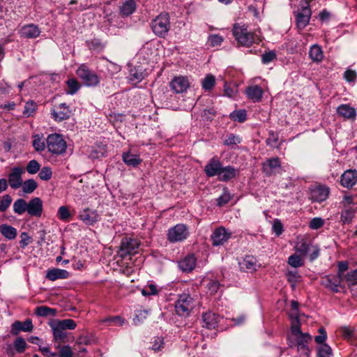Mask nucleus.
Returning <instances> with one entry per match:
<instances>
[{
  "mask_svg": "<svg viewBox=\"0 0 357 357\" xmlns=\"http://www.w3.org/2000/svg\"><path fill=\"white\" fill-rule=\"evenodd\" d=\"M145 77V70L141 66L130 68L128 75L130 82L135 84L140 82Z\"/></svg>",
  "mask_w": 357,
  "mask_h": 357,
  "instance_id": "a878e982",
  "label": "nucleus"
},
{
  "mask_svg": "<svg viewBox=\"0 0 357 357\" xmlns=\"http://www.w3.org/2000/svg\"><path fill=\"white\" fill-rule=\"evenodd\" d=\"M202 87L205 91H211L215 85V77L212 74H208L202 80Z\"/></svg>",
  "mask_w": 357,
  "mask_h": 357,
  "instance_id": "58836bf2",
  "label": "nucleus"
},
{
  "mask_svg": "<svg viewBox=\"0 0 357 357\" xmlns=\"http://www.w3.org/2000/svg\"><path fill=\"white\" fill-rule=\"evenodd\" d=\"M68 277L69 273L66 270L60 268L49 269L46 274V278L51 281H55L58 279H66Z\"/></svg>",
  "mask_w": 357,
  "mask_h": 357,
  "instance_id": "c85d7f7f",
  "label": "nucleus"
},
{
  "mask_svg": "<svg viewBox=\"0 0 357 357\" xmlns=\"http://www.w3.org/2000/svg\"><path fill=\"white\" fill-rule=\"evenodd\" d=\"M21 186L24 193L30 194L37 188L38 184L33 179H28L22 182Z\"/></svg>",
  "mask_w": 357,
  "mask_h": 357,
  "instance_id": "a18cd8bd",
  "label": "nucleus"
},
{
  "mask_svg": "<svg viewBox=\"0 0 357 357\" xmlns=\"http://www.w3.org/2000/svg\"><path fill=\"white\" fill-rule=\"evenodd\" d=\"M324 225V220L321 218H314L311 220V221L309 223V227L311 229H318L321 227H322Z\"/></svg>",
  "mask_w": 357,
  "mask_h": 357,
  "instance_id": "0e129e2a",
  "label": "nucleus"
},
{
  "mask_svg": "<svg viewBox=\"0 0 357 357\" xmlns=\"http://www.w3.org/2000/svg\"><path fill=\"white\" fill-rule=\"evenodd\" d=\"M13 211L17 215H22L27 212V202L24 199H17L13 203Z\"/></svg>",
  "mask_w": 357,
  "mask_h": 357,
  "instance_id": "a19ab883",
  "label": "nucleus"
},
{
  "mask_svg": "<svg viewBox=\"0 0 357 357\" xmlns=\"http://www.w3.org/2000/svg\"><path fill=\"white\" fill-rule=\"evenodd\" d=\"M33 146L36 151H42L47 147L42 137L38 134L33 136Z\"/></svg>",
  "mask_w": 357,
  "mask_h": 357,
  "instance_id": "3c124183",
  "label": "nucleus"
},
{
  "mask_svg": "<svg viewBox=\"0 0 357 357\" xmlns=\"http://www.w3.org/2000/svg\"><path fill=\"white\" fill-rule=\"evenodd\" d=\"M36 107L37 105L35 102L32 100L26 102L24 105L23 114L26 117L31 116L35 112Z\"/></svg>",
  "mask_w": 357,
  "mask_h": 357,
  "instance_id": "6e6d98bb",
  "label": "nucleus"
},
{
  "mask_svg": "<svg viewBox=\"0 0 357 357\" xmlns=\"http://www.w3.org/2000/svg\"><path fill=\"white\" fill-rule=\"evenodd\" d=\"M188 227L184 224H177L169 229L167 239L171 243H177L185 240L189 236Z\"/></svg>",
  "mask_w": 357,
  "mask_h": 357,
  "instance_id": "0eeeda50",
  "label": "nucleus"
},
{
  "mask_svg": "<svg viewBox=\"0 0 357 357\" xmlns=\"http://www.w3.org/2000/svg\"><path fill=\"white\" fill-rule=\"evenodd\" d=\"M196 261L194 255H188L178 262V267L183 272H190L195 268Z\"/></svg>",
  "mask_w": 357,
  "mask_h": 357,
  "instance_id": "b1692460",
  "label": "nucleus"
},
{
  "mask_svg": "<svg viewBox=\"0 0 357 357\" xmlns=\"http://www.w3.org/2000/svg\"><path fill=\"white\" fill-rule=\"evenodd\" d=\"M149 311L146 310H138L135 313L134 321L135 324L142 322L147 317Z\"/></svg>",
  "mask_w": 357,
  "mask_h": 357,
  "instance_id": "338daca9",
  "label": "nucleus"
},
{
  "mask_svg": "<svg viewBox=\"0 0 357 357\" xmlns=\"http://www.w3.org/2000/svg\"><path fill=\"white\" fill-rule=\"evenodd\" d=\"M233 35L238 43L243 46H250L252 43H258L261 41L260 36L248 32L245 25L234 24Z\"/></svg>",
  "mask_w": 357,
  "mask_h": 357,
  "instance_id": "f03ea898",
  "label": "nucleus"
},
{
  "mask_svg": "<svg viewBox=\"0 0 357 357\" xmlns=\"http://www.w3.org/2000/svg\"><path fill=\"white\" fill-rule=\"evenodd\" d=\"M70 110L65 103H61L54 109L52 114L55 121H61L69 118Z\"/></svg>",
  "mask_w": 357,
  "mask_h": 357,
  "instance_id": "412c9836",
  "label": "nucleus"
},
{
  "mask_svg": "<svg viewBox=\"0 0 357 357\" xmlns=\"http://www.w3.org/2000/svg\"><path fill=\"white\" fill-rule=\"evenodd\" d=\"M46 146L52 154L61 155L66 151L67 144L61 135L53 133L47 136Z\"/></svg>",
  "mask_w": 357,
  "mask_h": 357,
  "instance_id": "7ed1b4c3",
  "label": "nucleus"
},
{
  "mask_svg": "<svg viewBox=\"0 0 357 357\" xmlns=\"http://www.w3.org/2000/svg\"><path fill=\"white\" fill-rule=\"evenodd\" d=\"M239 171L229 165L227 167H222L220 174L218 176V179L221 181L227 182L234 178H235L238 174Z\"/></svg>",
  "mask_w": 357,
  "mask_h": 357,
  "instance_id": "393cba45",
  "label": "nucleus"
},
{
  "mask_svg": "<svg viewBox=\"0 0 357 357\" xmlns=\"http://www.w3.org/2000/svg\"><path fill=\"white\" fill-rule=\"evenodd\" d=\"M170 86L174 92L180 93L185 92L189 88L190 82L188 77L178 76L172 80Z\"/></svg>",
  "mask_w": 357,
  "mask_h": 357,
  "instance_id": "4468645a",
  "label": "nucleus"
},
{
  "mask_svg": "<svg viewBox=\"0 0 357 357\" xmlns=\"http://www.w3.org/2000/svg\"><path fill=\"white\" fill-rule=\"evenodd\" d=\"M33 326L30 319H26L24 322L16 321L11 326V333L17 335L20 331L31 332Z\"/></svg>",
  "mask_w": 357,
  "mask_h": 357,
  "instance_id": "a211bd4d",
  "label": "nucleus"
},
{
  "mask_svg": "<svg viewBox=\"0 0 357 357\" xmlns=\"http://www.w3.org/2000/svg\"><path fill=\"white\" fill-rule=\"evenodd\" d=\"M13 199L9 195H5L0 200V211L5 212L10 206Z\"/></svg>",
  "mask_w": 357,
  "mask_h": 357,
  "instance_id": "13d9d810",
  "label": "nucleus"
},
{
  "mask_svg": "<svg viewBox=\"0 0 357 357\" xmlns=\"http://www.w3.org/2000/svg\"><path fill=\"white\" fill-rule=\"evenodd\" d=\"M136 9V4L134 0H126L120 7V13L123 16L131 15Z\"/></svg>",
  "mask_w": 357,
  "mask_h": 357,
  "instance_id": "c9c22d12",
  "label": "nucleus"
},
{
  "mask_svg": "<svg viewBox=\"0 0 357 357\" xmlns=\"http://www.w3.org/2000/svg\"><path fill=\"white\" fill-rule=\"evenodd\" d=\"M312 12L308 4L303 7L301 11L296 15L297 27L299 29H304L308 24L311 17Z\"/></svg>",
  "mask_w": 357,
  "mask_h": 357,
  "instance_id": "f8f14e48",
  "label": "nucleus"
},
{
  "mask_svg": "<svg viewBox=\"0 0 357 357\" xmlns=\"http://www.w3.org/2000/svg\"><path fill=\"white\" fill-rule=\"evenodd\" d=\"M289 346L291 348H296L300 357H310V344L312 342V336L308 333H303L301 330L299 319L297 317L292 320L291 324V333L288 335Z\"/></svg>",
  "mask_w": 357,
  "mask_h": 357,
  "instance_id": "f257e3e1",
  "label": "nucleus"
},
{
  "mask_svg": "<svg viewBox=\"0 0 357 357\" xmlns=\"http://www.w3.org/2000/svg\"><path fill=\"white\" fill-rule=\"evenodd\" d=\"M158 289L154 284H149L145 286L141 291L142 294L144 296H154L158 294Z\"/></svg>",
  "mask_w": 357,
  "mask_h": 357,
  "instance_id": "864d4df0",
  "label": "nucleus"
},
{
  "mask_svg": "<svg viewBox=\"0 0 357 357\" xmlns=\"http://www.w3.org/2000/svg\"><path fill=\"white\" fill-rule=\"evenodd\" d=\"M50 326L52 328L55 342L54 347L59 349L60 348V344L68 342V333L54 321H51Z\"/></svg>",
  "mask_w": 357,
  "mask_h": 357,
  "instance_id": "9d476101",
  "label": "nucleus"
},
{
  "mask_svg": "<svg viewBox=\"0 0 357 357\" xmlns=\"http://www.w3.org/2000/svg\"><path fill=\"white\" fill-rule=\"evenodd\" d=\"M333 352L331 348L326 344H319L317 347V357H332Z\"/></svg>",
  "mask_w": 357,
  "mask_h": 357,
  "instance_id": "49530a36",
  "label": "nucleus"
},
{
  "mask_svg": "<svg viewBox=\"0 0 357 357\" xmlns=\"http://www.w3.org/2000/svg\"><path fill=\"white\" fill-rule=\"evenodd\" d=\"M286 276L287 280L291 284V287L293 288L296 287L297 282L299 281V279L301 278V276L298 274V271L294 270H289L286 273Z\"/></svg>",
  "mask_w": 357,
  "mask_h": 357,
  "instance_id": "8fccbe9b",
  "label": "nucleus"
},
{
  "mask_svg": "<svg viewBox=\"0 0 357 357\" xmlns=\"http://www.w3.org/2000/svg\"><path fill=\"white\" fill-rule=\"evenodd\" d=\"M357 206H353L350 208H345L341 213V220L343 223H349L354 216Z\"/></svg>",
  "mask_w": 357,
  "mask_h": 357,
  "instance_id": "ea45409f",
  "label": "nucleus"
},
{
  "mask_svg": "<svg viewBox=\"0 0 357 357\" xmlns=\"http://www.w3.org/2000/svg\"><path fill=\"white\" fill-rule=\"evenodd\" d=\"M241 269L247 271H254L257 268V260L252 256H247L242 262L240 263Z\"/></svg>",
  "mask_w": 357,
  "mask_h": 357,
  "instance_id": "72a5a7b5",
  "label": "nucleus"
},
{
  "mask_svg": "<svg viewBox=\"0 0 357 357\" xmlns=\"http://www.w3.org/2000/svg\"><path fill=\"white\" fill-rule=\"evenodd\" d=\"M302 255L293 254L288 257L287 263L293 268H299L304 265V261L301 257Z\"/></svg>",
  "mask_w": 357,
  "mask_h": 357,
  "instance_id": "c03bdc74",
  "label": "nucleus"
},
{
  "mask_svg": "<svg viewBox=\"0 0 357 357\" xmlns=\"http://www.w3.org/2000/svg\"><path fill=\"white\" fill-rule=\"evenodd\" d=\"M103 323H107L109 326H122L125 320L119 316L109 317L102 320Z\"/></svg>",
  "mask_w": 357,
  "mask_h": 357,
  "instance_id": "5fc2aeb1",
  "label": "nucleus"
},
{
  "mask_svg": "<svg viewBox=\"0 0 357 357\" xmlns=\"http://www.w3.org/2000/svg\"><path fill=\"white\" fill-rule=\"evenodd\" d=\"M56 310L47 306H39L35 310V314L38 317H55L56 315Z\"/></svg>",
  "mask_w": 357,
  "mask_h": 357,
  "instance_id": "e433bc0d",
  "label": "nucleus"
},
{
  "mask_svg": "<svg viewBox=\"0 0 357 357\" xmlns=\"http://www.w3.org/2000/svg\"><path fill=\"white\" fill-rule=\"evenodd\" d=\"M231 120L238 122H244L246 120L247 113L245 109L234 111L229 114Z\"/></svg>",
  "mask_w": 357,
  "mask_h": 357,
  "instance_id": "de8ad7c7",
  "label": "nucleus"
},
{
  "mask_svg": "<svg viewBox=\"0 0 357 357\" xmlns=\"http://www.w3.org/2000/svg\"><path fill=\"white\" fill-rule=\"evenodd\" d=\"M40 179L43 181H48L52 176V169L49 167H44L41 169L38 174Z\"/></svg>",
  "mask_w": 357,
  "mask_h": 357,
  "instance_id": "e2e57ef3",
  "label": "nucleus"
},
{
  "mask_svg": "<svg viewBox=\"0 0 357 357\" xmlns=\"http://www.w3.org/2000/svg\"><path fill=\"white\" fill-rule=\"evenodd\" d=\"M27 213L31 216H41L43 213V202L39 197L33 198L27 203Z\"/></svg>",
  "mask_w": 357,
  "mask_h": 357,
  "instance_id": "f3484780",
  "label": "nucleus"
},
{
  "mask_svg": "<svg viewBox=\"0 0 357 357\" xmlns=\"http://www.w3.org/2000/svg\"><path fill=\"white\" fill-rule=\"evenodd\" d=\"M193 307V298L190 294L184 293L179 295L175 303V311L178 316L188 317Z\"/></svg>",
  "mask_w": 357,
  "mask_h": 357,
  "instance_id": "39448f33",
  "label": "nucleus"
},
{
  "mask_svg": "<svg viewBox=\"0 0 357 357\" xmlns=\"http://www.w3.org/2000/svg\"><path fill=\"white\" fill-rule=\"evenodd\" d=\"M26 343L24 338L19 337L14 342V347L17 353H23L26 348Z\"/></svg>",
  "mask_w": 357,
  "mask_h": 357,
  "instance_id": "bf43d9fd",
  "label": "nucleus"
},
{
  "mask_svg": "<svg viewBox=\"0 0 357 357\" xmlns=\"http://www.w3.org/2000/svg\"><path fill=\"white\" fill-rule=\"evenodd\" d=\"M231 233L224 227L216 228L211 236L212 244L214 246H219L225 244L231 238Z\"/></svg>",
  "mask_w": 357,
  "mask_h": 357,
  "instance_id": "1a4fd4ad",
  "label": "nucleus"
},
{
  "mask_svg": "<svg viewBox=\"0 0 357 357\" xmlns=\"http://www.w3.org/2000/svg\"><path fill=\"white\" fill-rule=\"evenodd\" d=\"M151 28L154 33L164 38L170 29V20L168 13H160L151 22Z\"/></svg>",
  "mask_w": 357,
  "mask_h": 357,
  "instance_id": "20e7f679",
  "label": "nucleus"
},
{
  "mask_svg": "<svg viewBox=\"0 0 357 357\" xmlns=\"http://www.w3.org/2000/svg\"><path fill=\"white\" fill-rule=\"evenodd\" d=\"M309 56L314 62H321L324 59V52L321 47L318 45H312L309 50Z\"/></svg>",
  "mask_w": 357,
  "mask_h": 357,
  "instance_id": "2f4dec72",
  "label": "nucleus"
},
{
  "mask_svg": "<svg viewBox=\"0 0 357 357\" xmlns=\"http://www.w3.org/2000/svg\"><path fill=\"white\" fill-rule=\"evenodd\" d=\"M55 324L60 326L64 331L66 330H73L77 326L76 322L71 319H66L63 320H54Z\"/></svg>",
  "mask_w": 357,
  "mask_h": 357,
  "instance_id": "79ce46f5",
  "label": "nucleus"
},
{
  "mask_svg": "<svg viewBox=\"0 0 357 357\" xmlns=\"http://www.w3.org/2000/svg\"><path fill=\"white\" fill-rule=\"evenodd\" d=\"M262 89L257 85L250 86L245 90L248 98L254 102H259L263 96Z\"/></svg>",
  "mask_w": 357,
  "mask_h": 357,
  "instance_id": "bb28decb",
  "label": "nucleus"
},
{
  "mask_svg": "<svg viewBox=\"0 0 357 357\" xmlns=\"http://www.w3.org/2000/svg\"><path fill=\"white\" fill-rule=\"evenodd\" d=\"M204 326L208 329L215 328L220 321V317L213 312H206L202 316Z\"/></svg>",
  "mask_w": 357,
  "mask_h": 357,
  "instance_id": "cd10ccee",
  "label": "nucleus"
},
{
  "mask_svg": "<svg viewBox=\"0 0 357 357\" xmlns=\"http://www.w3.org/2000/svg\"><path fill=\"white\" fill-rule=\"evenodd\" d=\"M66 85L68 87L66 93L70 95H74L75 93H76L81 86L80 84L75 78L68 79L66 81Z\"/></svg>",
  "mask_w": 357,
  "mask_h": 357,
  "instance_id": "37998d69",
  "label": "nucleus"
},
{
  "mask_svg": "<svg viewBox=\"0 0 357 357\" xmlns=\"http://www.w3.org/2000/svg\"><path fill=\"white\" fill-rule=\"evenodd\" d=\"M24 172L25 169L20 167H15L12 169L7 181L11 188L17 189L22 185L23 182L22 175Z\"/></svg>",
  "mask_w": 357,
  "mask_h": 357,
  "instance_id": "9b49d317",
  "label": "nucleus"
},
{
  "mask_svg": "<svg viewBox=\"0 0 357 357\" xmlns=\"http://www.w3.org/2000/svg\"><path fill=\"white\" fill-rule=\"evenodd\" d=\"M344 280L337 275H328L322 278V284L334 292L338 291V287Z\"/></svg>",
  "mask_w": 357,
  "mask_h": 357,
  "instance_id": "aec40b11",
  "label": "nucleus"
},
{
  "mask_svg": "<svg viewBox=\"0 0 357 357\" xmlns=\"http://www.w3.org/2000/svg\"><path fill=\"white\" fill-rule=\"evenodd\" d=\"M222 167L221 162L219 159L216 157H213L205 166V174L209 177L219 176Z\"/></svg>",
  "mask_w": 357,
  "mask_h": 357,
  "instance_id": "dca6fc26",
  "label": "nucleus"
},
{
  "mask_svg": "<svg viewBox=\"0 0 357 357\" xmlns=\"http://www.w3.org/2000/svg\"><path fill=\"white\" fill-rule=\"evenodd\" d=\"M58 349L59 350L58 357H73V351L69 345L61 346L60 344V348Z\"/></svg>",
  "mask_w": 357,
  "mask_h": 357,
  "instance_id": "69168bd1",
  "label": "nucleus"
},
{
  "mask_svg": "<svg viewBox=\"0 0 357 357\" xmlns=\"http://www.w3.org/2000/svg\"><path fill=\"white\" fill-rule=\"evenodd\" d=\"M38 26L34 24H29L23 26L20 29L21 36L26 38H36L40 34Z\"/></svg>",
  "mask_w": 357,
  "mask_h": 357,
  "instance_id": "5701e85b",
  "label": "nucleus"
},
{
  "mask_svg": "<svg viewBox=\"0 0 357 357\" xmlns=\"http://www.w3.org/2000/svg\"><path fill=\"white\" fill-rule=\"evenodd\" d=\"M76 74L86 86H96L100 83L99 76L86 64L79 66Z\"/></svg>",
  "mask_w": 357,
  "mask_h": 357,
  "instance_id": "423d86ee",
  "label": "nucleus"
},
{
  "mask_svg": "<svg viewBox=\"0 0 357 357\" xmlns=\"http://www.w3.org/2000/svg\"><path fill=\"white\" fill-rule=\"evenodd\" d=\"M81 220L86 225H92L98 221L99 215L96 211L89 208H85L82 211L79 215Z\"/></svg>",
  "mask_w": 357,
  "mask_h": 357,
  "instance_id": "4be33fe9",
  "label": "nucleus"
},
{
  "mask_svg": "<svg viewBox=\"0 0 357 357\" xmlns=\"http://www.w3.org/2000/svg\"><path fill=\"white\" fill-rule=\"evenodd\" d=\"M232 196L229 193L228 189L225 188L222 194L218 198L217 204L219 206H222L227 204L231 199Z\"/></svg>",
  "mask_w": 357,
  "mask_h": 357,
  "instance_id": "09e8293b",
  "label": "nucleus"
},
{
  "mask_svg": "<svg viewBox=\"0 0 357 357\" xmlns=\"http://www.w3.org/2000/svg\"><path fill=\"white\" fill-rule=\"evenodd\" d=\"M122 159L127 165L132 167H137L142 162V160L138 155L133 154L130 151L123 153Z\"/></svg>",
  "mask_w": 357,
  "mask_h": 357,
  "instance_id": "7c9ffc66",
  "label": "nucleus"
},
{
  "mask_svg": "<svg viewBox=\"0 0 357 357\" xmlns=\"http://www.w3.org/2000/svg\"><path fill=\"white\" fill-rule=\"evenodd\" d=\"M57 216L61 220L68 222L70 219L71 214L66 206H62L58 209Z\"/></svg>",
  "mask_w": 357,
  "mask_h": 357,
  "instance_id": "603ef678",
  "label": "nucleus"
},
{
  "mask_svg": "<svg viewBox=\"0 0 357 357\" xmlns=\"http://www.w3.org/2000/svg\"><path fill=\"white\" fill-rule=\"evenodd\" d=\"M204 282H206V288L207 289V292L211 295L218 293L220 289V284L216 279L207 278L204 280Z\"/></svg>",
  "mask_w": 357,
  "mask_h": 357,
  "instance_id": "4c0bfd02",
  "label": "nucleus"
},
{
  "mask_svg": "<svg viewBox=\"0 0 357 357\" xmlns=\"http://www.w3.org/2000/svg\"><path fill=\"white\" fill-rule=\"evenodd\" d=\"M337 114L348 119H354L356 115V110L354 107L347 104H342L337 108Z\"/></svg>",
  "mask_w": 357,
  "mask_h": 357,
  "instance_id": "c756f323",
  "label": "nucleus"
},
{
  "mask_svg": "<svg viewBox=\"0 0 357 357\" xmlns=\"http://www.w3.org/2000/svg\"><path fill=\"white\" fill-rule=\"evenodd\" d=\"M311 245L306 240L301 238L298 240L294 250L300 255L305 256L311 250Z\"/></svg>",
  "mask_w": 357,
  "mask_h": 357,
  "instance_id": "473e14b6",
  "label": "nucleus"
},
{
  "mask_svg": "<svg viewBox=\"0 0 357 357\" xmlns=\"http://www.w3.org/2000/svg\"><path fill=\"white\" fill-rule=\"evenodd\" d=\"M40 168L39 162L36 160H31L28 162L26 170L30 174H35L40 170Z\"/></svg>",
  "mask_w": 357,
  "mask_h": 357,
  "instance_id": "4d7b16f0",
  "label": "nucleus"
},
{
  "mask_svg": "<svg viewBox=\"0 0 357 357\" xmlns=\"http://www.w3.org/2000/svg\"><path fill=\"white\" fill-rule=\"evenodd\" d=\"M223 38L218 34L210 35L208 38V42L211 47H217L221 45Z\"/></svg>",
  "mask_w": 357,
  "mask_h": 357,
  "instance_id": "680f3d73",
  "label": "nucleus"
},
{
  "mask_svg": "<svg viewBox=\"0 0 357 357\" xmlns=\"http://www.w3.org/2000/svg\"><path fill=\"white\" fill-rule=\"evenodd\" d=\"M108 73L111 75H114L121 71V67L113 62H109L107 65Z\"/></svg>",
  "mask_w": 357,
  "mask_h": 357,
  "instance_id": "774afa93",
  "label": "nucleus"
},
{
  "mask_svg": "<svg viewBox=\"0 0 357 357\" xmlns=\"http://www.w3.org/2000/svg\"><path fill=\"white\" fill-rule=\"evenodd\" d=\"M329 195V188L324 185H317L310 190V199L314 202L325 201Z\"/></svg>",
  "mask_w": 357,
  "mask_h": 357,
  "instance_id": "ddd939ff",
  "label": "nucleus"
},
{
  "mask_svg": "<svg viewBox=\"0 0 357 357\" xmlns=\"http://www.w3.org/2000/svg\"><path fill=\"white\" fill-rule=\"evenodd\" d=\"M344 280L347 281L349 284H357V268L348 272L345 275Z\"/></svg>",
  "mask_w": 357,
  "mask_h": 357,
  "instance_id": "052dcab7",
  "label": "nucleus"
},
{
  "mask_svg": "<svg viewBox=\"0 0 357 357\" xmlns=\"http://www.w3.org/2000/svg\"><path fill=\"white\" fill-rule=\"evenodd\" d=\"M280 168V162L278 158L268 159L262 164L263 172L267 176L275 174L276 171Z\"/></svg>",
  "mask_w": 357,
  "mask_h": 357,
  "instance_id": "6ab92c4d",
  "label": "nucleus"
},
{
  "mask_svg": "<svg viewBox=\"0 0 357 357\" xmlns=\"http://www.w3.org/2000/svg\"><path fill=\"white\" fill-rule=\"evenodd\" d=\"M0 231L1 234L8 240H13L17 235V229L6 224H3L0 226Z\"/></svg>",
  "mask_w": 357,
  "mask_h": 357,
  "instance_id": "f704fd0d",
  "label": "nucleus"
},
{
  "mask_svg": "<svg viewBox=\"0 0 357 357\" xmlns=\"http://www.w3.org/2000/svg\"><path fill=\"white\" fill-rule=\"evenodd\" d=\"M357 183V171L356 169H348L341 176V185L347 188H352Z\"/></svg>",
  "mask_w": 357,
  "mask_h": 357,
  "instance_id": "2eb2a0df",
  "label": "nucleus"
},
{
  "mask_svg": "<svg viewBox=\"0 0 357 357\" xmlns=\"http://www.w3.org/2000/svg\"><path fill=\"white\" fill-rule=\"evenodd\" d=\"M139 246V243L137 239L125 237L121 240L118 253L121 258H125L128 255L137 253Z\"/></svg>",
  "mask_w": 357,
  "mask_h": 357,
  "instance_id": "6e6552de",
  "label": "nucleus"
}]
</instances>
